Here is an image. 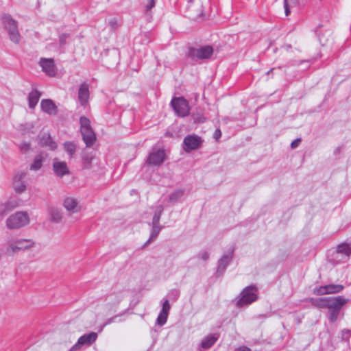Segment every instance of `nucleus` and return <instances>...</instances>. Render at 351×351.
<instances>
[{
    "label": "nucleus",
    "mask_w": 351,
    "mask_h": 351,
    "mask_svg": "<svg viewBox=\"0 0 351 351\" xmlns=\"http://www.w3.org/2000/svg\"><path fill=\"white\" fill-rule=\"evenodd\" d=\"M5 223L8 230H19L27 226L30 223V218L27 212L18 211L10 215Z\"/></svg>",
    "instance_id": "obj_1"
},
{
    "label": "nucleus",
    "mask_w": 351,
    "mask_h": 351,
    "mask_svg": "<svg viewBox=\"0 0 351 351\" xmlns=\"http://www.w3.org/2000/svg\"><path fill=\"white\" fill-rule=\"evenodd\" d=\"M258 290L254 286L245 287L235 299L236 305L238 307L247 306L258 299Z\"/></svg>",
    "instance_id": "obj_2"
},
{
    "label": "nucleus",
    "mask_w": 351,
    "mask_h": 351,
    "mask_svg": "<svg viewBox=\"0 0 351 351\" xmlns=\"http://www.w3.org/2000/svg\"><path fill=\"white\" fill-rule=\"evenodd\" d=\"M122 300L123 295L121 293H113L108 295L106 298L101 313L104 316L115 313Z\"/></svg>",
    "instance_id": "obj_3"
},
{
    "label": "nucleus",
    "mask_w": 351,
    "mask_h": 351,
    "mask_svg": "<svg viewBox=\"0 0 351 351\" xmlns=\"http://www.w3.org/2000/svg\"><path fill=\"white\" fill-rule=\"evenodd\" d=\"M80 131L83 141L87 147H90L94 144L96 140V136L90 126V120L85 117H82L80 119Z\"/></svg>",
    "instance_id": "obj_4"
},
{
    "label": "nucleus",
    "mask_w": 351,
    "mask_h": 351,
    "mask_svg": "<svg viewBox=\"0 0 351 351\" xmlns=\"http://www.w3.org/2000/svg\"><path fill=\"white\" fill-rule=\"evenodd\" d=\"M162 212L163 206L162 205L158 206L154 212V215L151 223L152 226L151 234L148 241L145 243V245H147L149 243L154 241L157 238L159 232L162 230V226L160 225L159 221Z\"/></svg>",
    "instance_id": "obj_5"
},
{
    "label": "nucleus",
    "mask_w": 351,
    "mask_h": 351,
    "mask_svg": "<svg viewBox=\"0 0 351 351\" xmlns=\"http://www.w3.org/2000/svg\"><path fill=\"white\" fill-rule=\"evenodd\" d=\"M34 246V242L30 239H17L9 243L6 253L12 255L22 250H29Z\"/></svg>",
    "instance_id": "obj_6"
},
{
    "label": "nucleus",
    "mask_w": 351,
    "mask_h": 351,
    "mask_svg": "<svg viewBox=\"0 0 351 351\" xmlns=\"http://www.w3.org/2000/svg\"><path fill=\"white\" fill-rule=\"evenodd\" d=\"M166 159V153L163 149L153 147L149 153L146 162L150 166H160Z\"/></svg>",
    "instance_id": "obj_7"
},
{
    "label": "nucleus",
    "mask_w": 351,
    "mask_h": 351,
    "mask_svg": "<svg viewBox=\"0 0 351 351\" xmlns=\"http://www.w3.org/2000/svg\"><path fill=\"white\" fill-rule=\"evenodd\" d=\"M3 22L8 32L10 40L14 43H19L20 35L18 31L17 22L10 16H5L3 18Z\"/></svg>",
    "instance_id": "obj_8"
},
{
    "label": "nucleus",
    "mask_w": 351,
    "mask_h": 351,
    "mask_svg": "<svg viewBox=\"0 0 351 351\" xmlns=\"http://www.w3.org/2000/svg\"><path fill=\"white\" fill-rule=\"evenodd\" d=\"M171 104L178 116L186 117L189 114L190 107L188 101L184 97L173 98Z\"/></svg>",
    "instance_id": "obj_9"
},
{
    "label": "nucleus",
    "mask_w": 351,
    "mask_h": 351,
    "mask_svg": "<svg viewBox=\"0 0 351 351\" xmlns=\"http://www.w3.org/2000/svg\"><path fill=\"white\" fill-rule=\"evenodd\" d=\"M27 173L25 171L16 172L12 179V186L14 191L18 193L21 194L26 191L27 184L25 182Z\"/></svg>",
    "instance_id": "obj_10"
},
{
    "label": "nucleus",
    "mask_w": 351,
    "mask_h": 351,
    "mask_svg": "<svg viewBox=\"0 0 351 351\" xmlns=\"http://www.w3.org/2000/svg\"><path fill=\"white\" fill-rule=\"evenodd\" d=\"M213 53V47L206 45L199 48L191 49L189 51V56L192 58H197V59H207L212 56Z\"/></svg>",
    "instance_id": "obj_11"
},
{
    "label": "nucleus",
    "mask_w": 351,
    "mask_h": 351,
    "mask_svg": "<svg viewBox=\"0 0 351 351\" xmlns=\"http://www.w3.org/2000/svg\"><path fill=\"white\" fill-rule=\"evenodd\" d=\"M62 205L70 215L80 213L82 209L79 200L72 196L66 197L63 200Z\"/></svg>",
    "instance_id": "obj_12"
},
{
    "label": "nucleus",
    "mask_w": 351,
    "mask_h": 351,
    "mask_svg": "<svg viewBox=\"0 0 351 351\" xmlns=\"http://www.w3.org/2000/svg\"><path fill=\"white\" fill-rule=\"evenodd\" d=\"M343 289V286L341 285L331 284L315 288L313 293L317 295H322L340 293Z\"/></svg>",
    "instance_id": "obj_13"
},
{
    "label": "nucleus",
    "mask_w": 351,
    "mask_h": 351,
    "mask_svg": "<svg viewBox=\"0 0 351 351\" xmlns=\"http://www.w3.org/2000/svg\"><path fill=\"white\" fill-rule=\"evenodd\" d=\"M202 143V138L197 135H188L183 141V149L186 152L197 149Z\"/></svg>",
    "instance_id": "obj_14"
},
{
    "label": "nucleus",
    "mask_w": 351,
    "mask_h": 351,
    "mask_svg": "<svg viewBox=\"0 0 351 351\" xmlns=\"http://www.w3.org/2000/svg\"><path fill=\"white\" fill-rule=\"evenodd\" d=\"M97 338V334L94 332L84 335L78 339L77 343L73 345L69 351H77L83 345H90L96 341Z\"/></svg>",
    "instance_id": "obj_15"
},
{
    "label": "nucleus",
    "mask_w": 351,
    "mask_h": 351,
    "mask_svg": "<svg viewBox=\"0 0 351 351\" xmlns=\"http://www.w3.org/2000/svg\"><path fill=\"white\" fill-rule=\"evenodd\" d=\"M39 65L43 71L49 77H54L56 75V67L54 60L52 58H40Z\"/></svg>",
    "instance_id": "obj_16"
},
{
    "label": "nucleus",
    "mask_w": 351,
    "mask_h": 351,
    "mask_svg": "<svg viewBox=\"0 0 351 351\" xmlns=\"http://www.w3.org/2000/svg\"><path fill=\"white\" fill-rule=\"evenodd\" d=\"M52 167L55 175L58 178H62L63 176L70 173L66 162L61 161L58 158L53 159Z\"/></svg>",
    "instance_id": "obj_17"
},
{
    "label": "nucleus",
    "mask_w": 351,
    "mask_h": 351,
    "mask_svg": "<svg viewBox=\"0 0 351 351\" xmlns=\"http://www.w3.org/2000/svg\"><path fill=\"white\" fill-rule=\"evenodd\" d=\"M348 302V299L342 296L329 297L328 298L327 308L330 310H337L339 311L343 306Z\"/></svg>",
    "instance_id": "obj_18"
},
{
    "label": "nucleus",
    "mask_w": 351,
    "mask_h": 351,
    "mask_svg": "<svg viewBox=\"0 0 351 351\" xmlns=\"http://www.w3.org/2000/svg\"><path fill=\"white\" fill-rule=\"evenodd\" d=\"M171 306L168 300H165L162 306V309L156 319V324L159 326H163L166 324L169 316Z\"/></svg>",
    "instance_id": "obj_19"
},
{
    "label": "nucleus",
    "mask_w": 351,
    "mask_h": 351,
    "mask_svg": "<svg viewBox=\"0 0 351 351\" xmlns=\"http://www.w3.org/2000/svg\"><path fill=\"white\" fill-rule=\"evenodd\" d=\"M233 252V250H230V251L225 253L219 259L217 271L218 274H221L226 270L227 266L232 259Z\"/></svg>",
    "instance_id": "obj_20"
},
{
    "label": "nucleus",
    "mask_w": 351,
    "mask_h": 351,
    "mask_svg": "<svg viewBox=\"0 0 351 351\" xmlns=\"http://www.w3.org/2000/svg\"><path fill=\"white\" fill-rule=\"evenodd\" d=\"M42 110L49 115H56L58 113V108L51 99H43L40 102Z\"/></svg>",
    "instance_id": "obj_21"
},
{
    "label": "nucleus",
    "mask_w": 351,
    "mask_h": 351,
    "mask_svg": "<svg viewBox=\"0 0 351 351\" xmlns=\"http://www.w3.org/2000/svg\"><path fill=\"white\" fill-rule=\"evenodd\" d=\"M47 213L49 221L53 223H58L62 219V213L59 208L50 206L47 208Z\"/></svg>",
    "instance_id": "obj_22"
},
{
    "label": "nucleus",
    "mask_w": 351,
    "mask_h": 351,
    "mask_svg": "<svg viewBox=\"0 0 351 351\" xmlns=\"http://www.w3.org/2000/svg\"><path fill=\"white\" fill-rule=\"evenodd\" d=\"M89 99V87L86 83H83L80 86L78 90V99L81 105H85Z\"/></svg>",
    "instance_id": "obj_23"
},
{
    "label": "nucleus",
    "mask_w": 351,
    "mask_h": 351,
    "mask_svg": "<svg viewBox=\"0 0 351 351\" xmlns=\"http://www.w3.org/2000/svg\"><path fill=\"white\" fill-rule=\"evenodd\" d=\"M218 336L214 334H210L206 336L202 341L200 346L202 350H207L212 347L217 341Z\"/></svg>",
    "instance_id": "obj_24"
},
{
    "label": "nucleus",
    "mask_w": 351,
    "mask_h": 351,
    "mask_svg": "<svg viewBox=\"0 0 351 351\" xmlns=\"http://www.w3.org/2000/svg\"><path fill=\"white\" fill-rule=\"evenodd\" d=\"M343 255L345 256V258L351 255V245L343 243L337 246L336 258H340Z\"/></svg>",
    "instance_id": "obj_25"
},
{
    "label": "nucleus",
    "mask_w": 351,
    "mask_h": 351,
    "mask_svg": "<svg viewBox=\"0 0 351 351\" xmlns=\"http://www.w3.org/2000/svg\"><path fill=\"white\" fill-rule=\"evenodd\" d=\"M46 157L47 156L43 154L37 155L30 165V170L35 171L39 170L43 167V162L45 160Z\"/></svg>",
    "instance_id": "obj_26"
},
{
    "label": "nucleus",
    "mask_w": 351,
    "mask_h": 351,
    "mask_svg": "<svg viewBox=\"0 0 351 351\" xmlns=\"http://www.w3.org/2000/svg\"><path fill=\"white\" fill-rule=\"evenodd\" d=\"M40 97V93L36 90H33L29 93L28 95V104L29 107L32 109L34 108L38 104Z\"/></svg>",
    "instance_id": "obj_27"
},
{
    "label": "nucleus",
    "mask_w": 351,
    "mask_h": 351,
    "mask_svg": "<svg viewBox=\"0 0 351 351\" xmlns=\"http://www.w3.org/2000/svg\"><path fill=\"white\" fill-rule=\"evenodd\" d=\"M40 143L43 145L47 147L51 150H54L57 148L56 143L53 141L49 134L44 135L40 139Z\"/></svg>",
    "instance_id": "obj_28"
},
{
    "label": "nucleus",
    "mask_w": 351,
    "mask_h": 351,
    "mask_svg": "<svg viewBox=\"0 0 351 351\" xmlns=\"http://www.w3.org/2000/svg\"><path fill=\"white\" fill-rule=\"evenodd\" d=\"M311 304L317 308H327L328 298H310L308 300Z\"/></svg>",
    "instance_id": "obj_29"
},
{
    "label": "nucleus",
    "mask_w": 351,
    "mask_h": 351,
    "mask_svg": "<svg viewBox=\"0 0 351 351\" xmlns=\"http://www.w3.org/2000/svg\"><path fill=\"white\" fill-rule=\"evenodd\" d=\"M64 149L67 152L70 157H72L76 151V145L72 141H66L64 143Z\"/></svg>",
    "instance_id": "obj_30"
},
{
    "label": "nucleus",
    "mask_w": 351,
    "mask_h": 351,
    "mask_svg": "<svg viewBox=\"0 0 351 351\" xmlns=\"http://www.w3.org/2000/svg\"><path fill=\"white\" fill-rule=\"evenodd\" d=\"M184 189H176L169 195V201L171 202H176L184 195Z\"/></svg>",
    "instance_id": "obj_31"
},
{
    "label": "nucleus",
    "mask_w": 351,
    "mask_h": 351,
    "mask_svg": "<svg viewBox=\"0 0 351 351\" xmlns=\"http://www.w3.org/2000/svg\"><path fill=\"white\" fill-rule=\"evenodd\" d=\"M298 3V0H284V8L286 16L290 14V8L296 5Z\"/></svg>",
    "instance_id": "obj_32"
},
{
    "label": "nucleus",
    "mask_w": 351,
    "mask_h": 351,
    "mask_svg": "<svg viewBox=\"0 0 351 351\" xmlns=\"http://www.w3.org/2000/svg\"><path fill=\"white\" fill-rule=\"evenodd\" d=\"M339 312L337 310H330L329 319L331 322H334L337 319Z\"/></svg>",
    "instance_id": "obj_33"
},
{
    "label": "nucleus",
    "mask_w": 351,
    "mask_h": 351,
    "mask_svg": "<svg viewBox=\"0 0 351 351\" xmlns=\"http://www.w3.org/2000/svg\"><path fill=\"white\" fill-rule=\"evenodd\" d=\"M123 313L121 314H117V315H113L112 317L108 318L106 319L105 324H104V326H106V325H108V324H110L114 322H116V319L117 317H120L121 315H122Z\"/></svg>",
    "instance_id": "obj_34"
},
{
    "label": "nucleus",
    "mask_w": 351,
    "mask_h": 351,
    "mask_svg": "<svg viewBox=\"0 0 351 351\" xmlns=\"http://www.w3.org/2000/svg\"><path fill=\"white\" fill-rule=\"evenodd\" d=\"M199 257L206 261L209 258V253L208 252H206V251H204V252H201L199 254Z\"/></svg>",
    "instance_id": "obj_35"
},
{
    "label": "nucleus",
    "mask_w": 351,
    "mask_h": 351,
    "mask_svg": "<svg viewBox=\"0 0 351 351\" xmlns=\"http://www.w3.org/2000/svg\"><path fill=\"white\" fill-rule=\"evenodd\" d=\"M156 1L155 0H149L148 3L146 5V10L148 12L152 8L155 6Z\"/></svg>",
    "instance_id": "obj_36"
},
{
    "label": "nucleus",
    "mask_w": 351,
    "mask_h": 351,
    "mask_svg": "<svg viewBox=\"0 0 351 351\" xmlns=\"http://www.w3.org/2000/svg\"><path fill=\"white\" fill-rule=\"evenodd\" d=\"M20 147L21 150L26 152L29 149L30 145L28 143L23 142L21 144Z\"/></svg>",
    "instance_id": "obj_37"
},
{
    "label": "nucleus",
    "mask_w": 351,
    "mask_h": 351,
    "mask_svg": "<svg viewBox=\"0 0 351 351\" xmlns=\"http://www.w3.org/2000/svg\"><path fill=\"white\" fill-rule=\"evenodd\" d=\"M300 142H301L300 138H296L291 143V147L292 149H295V148L298 147L299 146Z\"/></svg>",
    "instance_id": "obj_38"
},
{
    "label": "nucleus",
    "mask_w": 351,
    "mask_h": 351,
    "mask_svg": "<svg viewBox=\"0 0 351 351\" xmlns=\"http://www.w3.org/2000/svg\"><path fill=\"white\" fill-rule=\"evenodd\" d=\"M193 119H194V121H195V123H203V122H204V121H205V118L202 117L198 116V115L195 116V117H193Z\"/></svg>",
    "instance_id": "obj_39"
},
{
    "label": "nucleus",
    "mask_w": 351,
    "mask_h": 351,
    "mask_svg": "<svg viewBox=\"0 0 351 351\" xmlns=\"http://www.w3.org/2000/svg\"><path fill=\"white\" fill-rule=\"evenodd\" d=\"M221 136V130L217 129L214 133V138L217 141Z\"/></svg>",
    "instance_id": "obj_40"
},
{
    "label": "nucleus",
    "mask_w": 351,
    "mask_h": 351,
    "mask_svg": "<svg viewBox=\"0 0 351 351\" xmlns=\"http://www.w3.org/2000/svg\"><path fill=\"white\" fill-rule=\"evenodd\" d=\"M67 38V35L66 34H62L60 36V42L61 44H64L65 43V40Z\"/></svg>",
    "instance_id": "obj_41"
},
{
    "label": "nucleus",
    "mask_w": 351,
    "mask_h": 351,
    "mask_svg": "<svg viewBox=\"0 0 351 351\" xmlns=\"http://www.w3.org/2000/svg\"><path fill=\"white\" fill-rule=\"evenodd\" d=\"M84 165L86 167H88L89 165H90V159H89L88 157H84Z\"/></svg>",
    "instance_id": "obj_42"
},
{
    "label": "nucleus",
    "mask_w": 351,
    "mask_h": 351,
    "mask_svg": "<svg viewBox=\"0 0 351 351\" xmlns=\"http://www.w3.org/2000/svg\"><path fill=\"white\" fill-rule=\"evenodd\" d=\"M238 350L239 351H252L251 349L247 346H240Z\"/></svg>",
    "instance_id": "obj_43"
},
{
    "label": "nucleus",
    "mask_w": 351,
    "mask_h": 351,
    "mask_svg": "<svg viewBox=\"0 0 351 351\" xmlns=\"http://www.w3.org/2000/svg\"><path fill=\"white\" fill-rule=\"evenodd\" d=\"M349 333H350V330H343V335H345V334H349Z\"/></svg>",
    "instance_id": "obj_44"
}]
</instances>
